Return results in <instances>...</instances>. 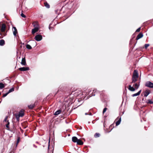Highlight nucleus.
<instances>
[{
	"label": "nucleus",
	"instance_id": "30",
	"mask_svg": "<svg viewBox=\"0 0 153 153\" xmlns=\"http://www.w3.org/2000/svg\"><path fill=\"white\" fill-rule=\"evenodd\" d=\"M149 46V45L148 44H145V47L146 49Z\"/></svg>",
	"mask_w": 153,
	"mask_h": 153
},
{
	"label": "nucleus",
	"instance_id": "40",
	"mask_svg": "<svg viewBox=\"0 0 153 153\" xmlns=\"http://www.w3.org/2000/svg\"><path fill=\"white\" fill-rule=\"evenodd\" d=\"M95 95V94H93L90 97H91L92 96H94Z\"/></svg>",
	"mask_w": 153,
	"mask_h": 153
},
{
	"label": "nucleus",
	"instance_id": "6",
	"mask_svg": "<svg viewBox=\"0 0 153 153\" xmlns=\"http://www.w3.org/2000/svg\"><path fill=\"white\" fill-rule=\"evenodd\" d=\"M33 25L34 27V28H38L39 29L40 28V27L38 23L37 22H35L33 23Z\"/></svg>",
	"mask_w": 153,
	"mask_h": 153
},
{
	"label": "nucleus",
	"instance_id": "3",
	"mask_svg": "<svg viewBox=\"0 0 153 153\" xmlns=\"http://www.w3.org/2000/svg\"><path fill=\"white\" fill-rule=\"evenodd\" d=\"M34 39L36 41H39L42 39V36L41 35L38 34L36 36Z\"/></svg>",
	"mask_w": 153,
	"mask_h": 153
},
{
	"label": "nucleus",
	"instance_id": "25",
	"mask_svg": "<svg viewBox=\"0 0 153 153\" xmlns=\"http://www.w3.org/2000/svg\"><path fill=\"white\" fill-rule=\"evenodd\" d=\"M45 6L47 8H49L50 7V5L47 2H45L44 3Z\"/></svg>",
	"mask_w": 153,
	"mask_h": 153
},
{
	"label": "nucleus",
	"instance_id": "11",
	"mask_svg": "<svg viewBox=\"0 0 153 153\" xmlns=\"http://www.w3.org/2000/svg\"><path fill=\"white\" fill-rule=\"evenodd\" d=\"M39 29L38 28H34L33 29H32V34H34L35 33L37 32Z\"/></svg>",
	"mask_w": 153,
	"mask_h": 153
},
{
	"label": "nucleus",
	"instance_id": "4",
	"mask_svg": "<svg viewBox=\"0 0 153 153\" xmlns=\"http://www.w3.org/2000/svg\"><path fill=\"white\" fill-rule=\"evenodd\" d=\"M29 69V68L28 67H22L20 68H19V70L21 71H26L28 70Z\"/></svg>",
	"mask_w": 153,
	"mask_h": 153
},
{
	"label": "nucleus",
	"instance_id": "19",
	"mask_svg": "<svg viewBox=\"0 0 153 153\" xmlns=\"http://www.w3.org/2000/svg\"><path fill=\"white\" fill-rule=\"evenodd\" d=\"M121 121V118L120 117L119 118V120L117 122H116V126H117L119 125L120 124Z\"/></svg>",
	"mask_w": 153,
	"mask_h": 153
},
{
	"label": "nucleus",
	"instance_id": "36",
	"mask_svg": "<svg viewBox=\"0 0 153 153\" xmlns=\"http://www.w3.org/2000/svg\"><path fill=\"white\" fill-rule=\"evenodd\" d=\"M7 117V116H6V117H5L4 119V122H6V121Z\"/></svg>",
	"mask_w": 153,
	"mask_h": 153
},
{
	"label": "nucleus",
	"instance_id": "12",
	"mask_svg": "<svg viewBox=\"0 0 153 153\" xmlns=\"http://www.w3.org/2000/svg\"><path fill=\"white\" fill-rule=\"evenodd\" d=\"M128 89L131 91H135V89L133 87H132L131 85H129Z\"/></svg>",
	"mask_w": 153,
	"mask_h": 153
},
{
	"label": "nucleus",
	"instance_id": "13",
	"mask_svg": "<svg viewBox=\"0 0 153 153\" xmlns=\"http://www.w3.org/2000/svg\"><path fill=\"white\" fill-rule=\"evenodd\" d=\"M78 139L76 137H72V141L74 143H76Z\"/></svg>",
	"mask_w": 153,
	"mask_h": 153
},
{
	"label": "nucleus",
	"instance_id": "27",
	"mask_svg": "<svg viewBox=\"0 0 153 153\" xmlns=\"http://www.w3.org/2000/svg\"><path fill=\"white\" fill-rule=\"evenodd\" d=\"M100 134L98 133H96L94 135V137H100Z\"/></svg>",
	"mask_w": 153,
	"mask_h": 153
},
{
	"label": "nucleus",
	"instance_id": "20",
	"mask_svg": "<svg viewBox=\"0 0 153 153\" xmlns=\"http://www.w3.org/2000/svg\"><path fill=\"white\" fill-rule=\"evenodd\" d=\"M146 102L148 104H153V101L150 99L147 100Z\"/></svg>",
	"mask_w": 153,
	"mask_h": 153
},
{
	"label": "nucleus",
	"instance_id": "8",
	"mask_svg": "<svg viewBox=\"0 0 153 153\" xmlns=\"http://www.w3.org/2000/svg\"><path fill=\"white\" fill-rule=\"evenodd\" d=\"M143 36V33H140L137 36L136 39L137 40H138L139 39H140V38L142 37Z\"/></svg>",
	"mask_w": 153,
	"mask_h": 153
},
{
	"label": "nucleus",
	"instance_id": "14",
	"mask_svg": "<svg viewBox=\"0 0 153 153\" xmlns=\"http://www.w3.org/2000/svg\"><path fill=\"white\" fill-rule=\"evenodd\" d=\"M141 91V90H140L137 93L132 94V97H134L137 96L138 95H139L140 94Z\"/></svg>",
	"mask_w": 153,
	"mask_h": 153
},
{
	"label": "nucleus",
	"instance_id": "32",
	"mask_svg": "<svg viewBox=\"0 0 153 153\" xmlns=\"http://www.w3.org/2000/svg\"><path fill=\"white\" fill-rule=\"evenodd\" d=\"M15 116L16 118H19L20 117H21L18 114H15Z\"/></svg>",
	"mask_w": 153,
	"mask_h": 153
},
{
	"label": "nucleus",
	"instance_id": "18",
	"mask_svg": "<svg viewBox=\"0 0 153 153\" xmlns=\"http://www.w3.org/2000/svg\"><path fill=\"white\" fill-rule=\"evenodd\" d=\"M5 44L4 41L3 39L0 40V45L3 46Z\"/></svg>",
	"mask_w": 153,
	"mask_h": 153
},
{
	"label": "nucleus",
	"instance_id": "34",
	"mask_svg": "<svg viewBox=\"0 0 153 153\" xmlns=\"http://www.w3.org/2000/svg\"><path fill=\"white\" fill-rule=\"evenodd\" d=\"M140 27H139L138 28L136 31V32H139L140 30Z\"/></svg>",
	"mask_w": 153,
	"mask_h": 153
},
{
	"label": "nucleus",
	"instance_id": "21",
	"mask_svg": "<svg viewBox=\"0 0 153 153\" xmlns=\"http://www.w3.org/2000/svg\"><path fill=\"white\" fill-rule=\"evenodd\" d=\"M35 106V104H30V105H28V107L29 108L32 109H33Z\"/></svg>",
	"mask_w": 153,
	"mask_h": 153
},
{
	"label": "nucleus",
	"instance_id": "15",
	"mask_svg": "<svg viewBox=\"0 0 153 153\" xmlns=\"http://www.w3.org/2000/svg\"><path fill=\"white\" fill-rule=\"evenodd\" d=\"M21 64L23 65H25L26 64L25 59V58H23L22 59Z\"/></svg>",
	"mask_w": 153,
	"mask_h": 153
},
{
	"label": "nucleus",
	"instance_id": "7",
	"mask_svg": "<svg viewBox=\"0 0 153 153\" xmlns=\"http://www.w3.org/2000/svg\"><path fill=\"white\" fill-rule=\"evenodd\" d=\"M6 29V25L4 24H2L1 27V31L2 32H4Z\"/></svg>",
	"mask_w": 153,
	"mask_h": 153
},
{
	"label": "nucleus",
	"instance_id": "22",
	"mask_svg": "<svg viewBox=\"0 0 153 153\" xmlns=\"http://www.w3.org/2000/svg\"><path fill=\"white\" fill-rule=\"evenodd\" d=\"M139 86H140L139 84H137V83H135L134 85L135 88L136 89H137L139 88ZM133 86H134V85H133Z\"/></svg>",
	"mask_w": 153,
	"mask_h": 153
},
{
	"label": "nucleus",
	"instance_id": "31",
	"mask_svg": "<svg viewBox=\"0 0 153 153\" xmlns=\"http://www.w3.org/2000/svg\"><path fill=\"white\" fill-rule=\"evenodd\" d=\"M19 141H20V138H19V137L17 139V143H16V146H17V145H18L19 143Z\"/></svg>",
	"mask_w": 153,
	"mask_h": 153
},
{
	"label": "nucleus",
	"instance_id": "17",
	"mask_svg": "<svg viewBox=\"0 0 153 153\" xmlns=\"http://www.w3.org/2000/svg\"><path fill=\"white\" fill-rule=\"evenodd\" d=\"M61 112V111L60 110H59L56 111L54 113V114L55 115H57L60 114Z\"/></svg>",
	"mask_w": 153,
	"mask_h": 153
},
{
	"label": "nucleus",
	"instance_id": "2",
	"mask_svg": "<svg viewBox=\"0 0 153 153\" xmlns=\"http://www.w3.org/2000/svg\"><path fill=\"white\" fill-rule=\"evenodd\" d=\"M145 86L150 88H153V83L150 81L147 82L145 84Z\"/></svg>",
	"mask_w": 153,
	"mask_h": 153
},
{
	"label": "nucleus",
	"instance_id": "24",
	"mask_svg": "<svg viewBox=\"0 0 153 153\" xmlns=\"http://www.w3.org/2000/svg\"><path fill=\"white\" fill-rule=\"evenodd\" d=\"M14 91V88H11L9 90L8 92H7L8 93V94H9V93H10V92L13 91Z\"/></svg>",
	"mask_w": 153,
	"mask_h": 153
},
{
	"label": "nucleus",
	"instance_id": "26",
	"mask_svg": "<svg viewBox=\"0 0 153 153\" xmlns=\"http://www.w3.org/2000/svg\"><path fill=\"white\" fill-rule=\"evenodd\" d=\"M26 48L29 49H30L32 48L31 46L27 44L26 46Z\"/></svg>",
	"mask_w": 153,
	"mask_h": 153
},
{
	"label": "nucleus",
	"instance_id": "41",
	"mask_svg": "<svg viewBox=\"0 0 153 153\" xmlns=\"http://www.w3.org/2000/svg\"><path fill=\"white\" fill-rule=\"evenodd\" d=\"M85 115H87V113H85Z\"/></svg>",
	"mask_w": 153,
	"mask_h": 153
},
{
	"label": "nucleus",
	"instance_id": "39",
	"mask_svg": "<svg viewBox=\"0 0 153 153\" xmlns=\"http://www.w3.org/2000/svg\"><path fill=\"white\" fill-rule=\"evenodd\" d=\"M96 90H93V92H94V93H95L96 91Z\"/></svg>",
	"mask_w": 153,
	"mask_h": 153
},
{
	"label": "nucleus",
	"instance_id": "1",
	"mask_svg": "<svg viewBox=\"0 0 153 153\" xmlns=\"http://www.w3.org/2000/svg\"><path fill=\"white\" fill-rule=\"evenodd\" d=\"M138 76L139 75L137 71L136 70H134L132 78V83H134L137 80Z\"/></svg>",
	"mask_w": 153,
	"mask_h": 153
},
{
	"label": "nucleus",
	"instance_id": "33",
	"mask_svg": "<svg viewBox=\"0 0 153 153\" xmlns=\"http://www.w3.org/2000/svg\"><path fill=\"white\" fill-rule=\"evenodd\" d=\"M21 16H22V17L23 18H25L26 17V16L23 13H21Z\"/></svg>",
	"mask_w": 153,
	"mask_h": 153
},
{
	"label": "nucleus",
	"instance_id": "35",
	"mask_svg": "<svg viewBox=\"0 0 153 153\" xmlns=\"http://www.w3.org/2000/svg\"><path fill=\"white\" fill-rule=\"evenodd\" d=\"M8 94V92L5 93V94H4L3 95V97H5Z\"/></svg>",
	"mask_w": 153,
	"mask_h": 153
},
{
	"label": "nucleus",
	"instance_id": "5",
	"mask_svg": "<svg viewBox=\"0 0 153 153\" xmlns=\"http://www.w3.org/2000/svg\"><path fill=\"white\" fill-rule=\"evenodd\" d=\"M13 34L14 35L16 36V34L17 33V30L15 27H13Z\"/></svg>",
	"mask_w": 153,
	"mask_h": 153
},
{
	"label": "nucleus",
	"instance_id": "37",
	"mask_svg": "<svg viewBox=\"0 0 153 153\" xmlns=\"http://www.w3.org/2000/svg\"><path fill=\"white\" fill-rule=\"evenodd\" d=\"M32 42L33 43L35 44V45L36 46V43L33 40L32 41Z\"/></svg>",
	"mask_w": 153,
	"mask_h": 153
},
{
	"label": "nucleus",
	"instance_id": "29",
	"mask_svg": "<svg viewBox=\"0 0 153 153\" xmlns=\"http://www.w3.org/2000/svg\"><path fill=\"white\" fill-rule=\"evenodd\" d=\"M107 109V108H104L102 112L103 114H104L106 112Z\"/></svg>",
	"mask_w": 153,
	"mask_h": 153
},
{
	"label": "nucleus",
	"instance_id": "16",
	"mask_svg": "<svg viewBox=\"0 0 153 153\" xmlns=\"http://www.w3.org/2000/svg\"><path fill=\"white\" fill-rule=\"evenodd\" d=\"M77 144L79 145H82L83 144V142L80 139H78L76 142Z\"/></svg>",
	"mask_w": 153,
	"mask_h": 153
},
{
	"label": "nucleus",
	"instance_id": "10",
	"mask_svg": "<svg viewBox=\"0 0 153 153\" xmlns=\"http://www.w3.org/2000/svg\"><path fill=\"white\" fill-rule=\"evenodd\" d=\"M21 117H22L24 115V110H22L20 111L18 114Z\"/></svg>",
	"mask_w": 153,
	"mask_h": 153
},
{
	"label": "nucleus",
	"instance_id": "28",
	"mask_svg": "<svg viewBox=\"0 0 153 153\" xmlns=\"http://www.w3.org/2000/svg\"><path fill=\"white\" fill-rule=\"evenodd\" d=\"M9 124H10V123L8 120L7 121V123L6 125V126L7 128H9Z\"/></svg>",
	"mask_w": 153,
	"mask_h": 153
},
{
	"label": "nucleus",
	"instance_id": "23",
	"mask_svg": "<svg viewBox=\"0 0 153 153\" xmlns=\"http://www.w3.org/2000/svg\"><path fill=\"white\" fill-rule=\"evenodd\" d=\"M4 85L1 82H0V89H2L3 88H4Z\"/></svg>",
	"mask_w": 153,
	"mask_h": 153
},
{
	"label": "nucleus",
	"instance_id": "38",
	"mask_svg": "<svg viewBox=\"0 0 153 153\" xmlns=\"http://www.w3.org/2000/svg\"><path fill=\"white\" fill-rule=\"evenodd\" d=\"M16 118L17 120V121H19V118Z\"/></svg>",
	"mask_w": 153,
	"mask_h": 153
},
{
	"label": "nucleus",
	"instance_id": "9",
	"mask_svg": "<svg viewBox=\"0 0 153 153\" xmlns=\"http://www.w3.org/2000/svg\"><path fill=\"white\" fill-rule=\"evenodd\" d=\"M150 93V91L148 90H146L144 92V97H147Z\"/></svg>",
	"mask_w": 153,
	"mask_h": 153
},
{
	"label": "nucleus",
	"instance_id": "42",
	"mask_svg": "<svg viewBox=\"0 0 153 153\" xmlns=\"http://www.w3.org/2000/svg\"><path fill=\"white\" fill-rule=\"evenodd\" d=\"M49 29H50V27H49Z\"/></svg>",
	"mask_w": 153,
	"mask_h": 153
}]
</instances>
